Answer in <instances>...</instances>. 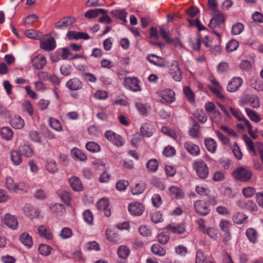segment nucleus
Instances as JSON below:
<instances>
[{"mask_svg":"<svg viewBox=\"0 0 263 263\" xmlns=\"http://www.w3.org/2000/svg\"><path fill=\"white\" fill-rule=\"evenodd\" d=\"M248 239L252 243H255L257 240V234L256 230L253 228L248 229L246 232Z\"/></svg>","mask_w":263,"mask_h":263,"instance_id":"obj_40","label":"nucleus"},{"mask_svg":"<svg viewBox=\"0 0 263 263\" xmlns=\"http://www.w3.org/2000/svg\"><path fill=\"white\" fill-rule=\"evenodd\" d=\"M221 87L220 85H217L215 86H213L211 87L210 89L213 92L216 96L218 97L220 99H223L224 98V96L221 92Z\"/></svg>","mask_w":263,"mask_h":263,"instance_id":"obj_56","label":"nucleus"},{"mask_svg":"<svg viewBox=\"0 0 263 263\" xmlns=\"http://www.w3.org/2000/svg\"><path fill=\"white\" fill-rule=\"evenodd\" d=\"M204 144L208 151L211 153H215L217 149V143L212 138H205L204 140Z\"/></svg>","mask_w":263,"mask_h":263,"instance_id":"obj_33","label":"nucleus"},{"mask_svg":"<svg viewBox=\"0 0 263 263\" xmlns=\"http://www.w3.org/2000/svg\"><path fill=\"white\" fill-rule=\"evenodd\" d=\"M83 219L84 221L89 224L93 222V216L92 212L89 210H85L83 213Z\"/></svg>","mask_w":263,"mask_h":263,"instance_id":"obj_55","label":"nucleus"},{"mask_svg":"<svg viewBox=\"0 0 263 263\" xmlns=\"http://www.w3.org/2000/svg\"><path fill=\"white\" fill-rule=\"evenodd\" d=\"M139 83V80L136 77H127L124 80V86L134 92L141 90Z\"/></svg>","mask_w":263,"mask_h":263,"instance_id":"obj_5","label":"nucleus"},{"mask_svg":"<svg viewBox=\"0 0 263 263\" xmlns=\"http://www.w3.org/2000/svg\"><path fill=\"white\" fill-rule=\"evenodd\" d=\"M243 25L240 23H237L233 25L231 33L233 35H238L243 31Z\"/></svg>","mask_w":263,"mask_h":263,"instance_id":"obj_47","label":"nucleus"},{"mask_svg":"<svg viewBox=\"0 0 263 263\" xmlns=\"http://www.w3.org/2000/svg\"><path fill=\"white\" fill-rule=\"evenodd\" d=\"M154 129L153 125L149 123H144L140 128L141 135L149 137L152 135Z\"/></svg>","mask_w":263,"mask_h":263,"instance_id":"obj_28","label":"nucleus"},{"mask_svg":"<svg viewBox=\"0 0 263 263\" xmlns=\"http://www.w3.org/2000/svg\"><path fill=\"white\" fill-rule=\"evenodd\" d=\"M3 221L8 227L13 230L17 228L18 222L16 218L9 213L5 214Z\"/></svg>","mask_w":263,"mask_h":263,"instance_id":"obj_17","label":"nucleus"},{"mask_svg":"<svg viewBox=\"0 0 263 263\" xmlns=\"http://www.w3.org/2000/svg\"><path fill=\"white\" fill-rule=\"evenodd\" d=\"M37 19L38 17L35 14L29 15L24 19V24L25 25H31L33 22L37 21Z\"/></svg>","mask_w":263,"mask_h":263,"instance_id":"obj_62","label":"nucleus"},{"mask_svg":"<svg viewBox=\"0 0 263 263\" xmlns=\"http://www.w3.org/2000/svg\"><path fill=\"white\" fill-rule=\"evenodd\" d=\"M243 83L242 79L240 77L233 78L228 83L227 90L230 92L237 91Z\"/></svg>","mask_w":263,"mask_h":263,"instance_id":"obj_15","label":"nucleus"},{"mask_svg":"<svg viewBox=\"0 0 263 263\" xmlns=\"http://www.w3.org/2000/svg\"><path fill=\"white\" fill-rule=\"evenodd\" d=\"M87 149L91 152H98L100 150V146L96 142H89L86 145Z\"/></svg>","mask_w":263,"mask_h":263,"instance_id":"obj_54","label":"nucleus"},{"mask_svg":"<svg viewBox=\"0 0 263 263\" xmlns=\"http://www.w3.org/2000/svg\"><path fill=\"white\" fill-rule=\"evenodd\" d=\"M239 46V43L235 40H230L226 45V49L228 52H230L235 51Z\"/></svg>","mask_w":263,"mask_h":263,"instance_id":"obj_49","label":"nucleus"},{"mask_svg":"<svg viewBox=\"0 0 263 263\" xmlns=\"http://www.w3.org/2000/svg\"><path fill=\"white\" fill-rule=\"evenodd\" d=\"M25 35L27 37L37 40H41L43 36V34L41 32H37L33 29H29L25 32Z\"/></svg>","mask_w":263,"mask_h":263,"instance_id":"obj_41","label":"nucleus"},{"mask_svg":"<svg viewBox=\"0 0 263 263\" xmlns=\"http://www.w3.org/2000/svg\"><path fill=\"white\" fill-rule=\"evenodd\" d=\"M37 231L40 236L47 240H51L53 235L48 227L42 225L38 227Z\"/></svg>","mask_w":263,"mask_h":263,"instance_id":"obj_23","label":"nucleus"},{"mask_svg":"<svg viewBox=\"0 0 263 263\" xmlns=\"http://www.w3.org/2000/svg\"><path fill=\"white\" fill-rule=\"evenodd\" d=\"M244 140L248 149L253 153L254 155H255L256 154V151L255 149L254 143L253 142L252 140L250 138L247 136H244Z\"/></svg>","mask_w":263,"mask_h":263,"instance_id":"obj_58","label":"nucleus"},{"mask_svg":"<svg viewBox=\"0 0 263 263\" xmlns=\"http://www.w3.org/2000/svg\"><path fill=\"white\" fill-rule=\"evenodd\" d=\"M98 209L104 212V215L108 217L111 215V211L109 208V201L106 198L100 199L97 203Z\"/></svg>","mask_w":263,"mask_h":263,"instance_id":"obj_18","label":"nucleus"},{"mask_svg":"<svg viewBox=\"0 0 263 263\" xmlns=\"http://www.w3.org/2000/svg\"><path fill=\"white\" fill-rule=\"evenodd\" d=\"M51 249L48 245L41 244L39 247V252L43 256H48L50 254Z\"/></svg>","mask_w":263,"mask_h":263,"instance_id":"obj_52","label":"nucleus"},{"mask_svg":"<svg viewBox=\"0 0 263 263\" xmlns=\"http://www.w3.org/2000/svg\"><path fill=\"white\" fill-rule=\"evenodd\" d=\"M20 240L28 248H30L33 245L32 237L27 233H23L20 235Z\"/></svg>","mask_w":263,"mask_h":263,"instance_id":"obj_31","label":"nucleus"},{"mask_svg":"<svg viewBox=\"0 0 263 263\" xmlns=\"http://www.w3.org/2000/svg\"><path fill=\"white\" fill-rule=\"evenodd\" d=\"M248 219V216L241 212H237L232 217L233 222L237 224L243 223Z\"/></svg>","mask_w":263,"mask_h":263,"instance_id":"obj_38","label":"nucleus"},{"mask_svg":"<svg viewBox=\"0 0 263 263\" xmlns=\"http://www.w3.org/2000/svg\"><path fill=\"white\" fill-rule=\"evenodd\" d=\"M24 211L25 214L30 219L38 217L39 216V211L29 204L24 206Z\"/></svg>","mask_w":263,"mask_h":263,"instance_id":"obj_24","label":"nucleus"},{"mask_svg":"<svg viewBox=\"0 0 263 263\" xmlns=\"http://www.w3.org/2000/svg\"><path fill=\"white\" fill-rule=\"evenodd\" d=\"M242 193L246 197L250 198L255 194V189L250 186L245 187L242 190Z\"/></svg>","mask_w":263,"mask_h":263,"instance_id":"obj_64","label":"nucleus"},{"mask_svg":"<svg viewBox=\"0 0 263 263\" xmlns=\"http://www.w3.org/2000/svg\"><path fill=\"white\" fill-rule=\"evenodd\" d=\"M11 126L16 129H21L24 125L23 119L19 116H14L10 120Z\"/></svg>","mask_w":263,"mask_h":263,"instance_id":"obj_34","label":"nucleus"},{"mask_svg":"<svg viewBox=\"0 0 263 263\" xmlns=\"http://www.w3.org/2000/svg\"><path fill=\"white\" fill-rule=\"evenodd\" d=\"M183 147L185 149L193 156H198L200 153L199 146L191 141H185L183 144Z\"/></svg>","mask_w":263,"mask_h":263,"instance_id":"obj_11","label":"nucleus"},{"mask_svg":"<svg viewBox=\"0 0 263 263\" xmlns=\"http://www.w3.org/2000/svg\"><path fill=\"white\" fill-rule=\"evenodd\" d=\"M213 17L211 19L209 24V27L213 29V32L220 39L221 33L217 31L214 29L217 27L224 23L225 21V16L224 14L218 10L213 11Z\"/></svg>","mask_w":263,"mask_h":263,"instance_id":"obj_1","label":"nucleus"},{"mask_svg":"<svg viewBox=\"0 0 263 263\" xmlns=\"http://www.w3.org/2000/svg\"><path fill=\"white\" fill-rule=\"evenodd\" d=\"M193 167L199 177L201 179H205L208 177L209 170L203 160H198L195 161L193 164Z\"/></svg>","mask_w":263,"mask_h":263,"instance_id":"obj_2","label":"nucleus"},{"mask_svg":"<svg viewBox=\"0 0 263 263\" xmlns=\"http://www.w3.org/2000/svg\"><path fill=\"white\" fill-rule=\"evenodd\" d=\"M106 236L110 241L113 242H117L120 239L117 234L112 233L110 230H109L108 229L106 230Z\"/></svg>","mask_w":263,"mask_h":263,"instance_id":"obj_57","label":"nucleus"},{"mask_svg":"<svg viewBox=\"0 0 263 263\" xmlns=\"http://www.w3.org/2000/svg\"><path fill=\"white\" fill-rule=\"evenodd\" d=\"M76 21L73 17L67 16L62 18L55 24L54 27L57 29L64 30L71 26Z\"/></svg>","mask_w":263,"mask_h":263,"instance_id":"obj_10","label":"nucleus"},{"mask_svg":"<svg viewBox=\"0 0 263 263\" xmlns=\"http://www.w3.org/2000/svg\"><path fill=\"white\" fill-rule=\"evenodd\" d=\"M130 253L129 249L125 246L119 247L118 250V254L120 258L125 259L126 258Z\"/></svg>","mask_w":263,"mask_h":263,"instance_id":"obj_45","label":"nucleus"},{"mask_svg":"<svg viewBox=\"0 0 263 263\" xmlns=\"http://www.w3.org/2000/svg\"><path fill=\"white\" fill-rule=\"evenodd\" d=\"M31 62L34 68L41 69L46 64V59L43 54L33 55L31 58Z\"/></svg>","mask_w":263,"mask_h":263,"instance_id":"obj_7","label":"nucleus"},{"mask_svg":"<svg viewBox=\"0 0 263 263\" xmlns=\"http://www.w3.org/2000/svg\"><path fill=\"white\" fill-rule=\"evenodd\" d=\"M232 175L236 180L246 182L251 178L252 173L250 170L243 167H239L233 172Z\"/></svg>","mask_w":263,"mask_h":263,"instance_id":"obj_3","label":"nucleus"},{"mask_svg":"<svg viewBox=\"0 0 263 263\" xmlns=\"http://www.w3.org/2000/svg\"><path fill=\"white\" fill-rule=\"evenodd\" d=\"M0 135L3 139L9 140L11 139L13 133L11 128L9 127H3L1 129Z\"/></svg>","mask_w":263,"mask_h":263,"instance_id":"obj_37","label":"nucleus"},{"mask_svg":"<svg viewBox=\"0 0 263 263\" xmlns=\"http://www.w3.org/2000/svg\"><path fill=\"white\" fill-rule=\"evenodd\" d=\"M128 211L134 216H140L142 214L144 206L143 204L138 202H133L129 204Z\"/></svg>","mask_w":263,"mask_h":263,"instance_id":"obj_12","label":"nucleus"},{"mask_svg":"<svg viewBox=\"0 0 263 263\" xmlns=\"http://www.w3.org/2000/svg\"><path fill=\"white\" fill-rule=\"evenodd\" d=\"M146 59L152 64L160 67H163L165 64L162 62L163 59L154 54H149L146 56Z\"/></svg>","mask_w":263,"mask_h":263,"instance_id":"obj_22","label":"nucleus"},{"mask_svg":"<svg viewBox=\"0 0 263 263\" xmlns=\"http://www.w3.org/2000/svg\"><path fill=\"white\" fill-rule=\"evenodd\" d=\"M49 124L50 127L56 131L61 132L62 130V127L61 123L57 119L53 118L50 119Z\"/></svg>","mask_w":263,"mask_h":263,"instance_id":"obj_53","label":"nucleus"},{"mask_svg":"<svg viewBox=\"0 0 263 263\" xmlns=\"http://www.w3.org/2000/svg\"><path fill=\"white\" fill-rule=\"evenodd\" d=\"M146 186L144 183H137L133 187L131 192L133 195H138L141 194L145 189Z\"/></svg>","mask_w":263,"mask_h":263,"instance_id":"obj_50","label":"nucleus"},{"mask_svg":"<svg viewBox=\"0 0 263 263\" xmlns=\"http://www.w3.org/2000/svg\"><path fill=\"white\" fill-rule=\"evenodd\" d=\"M71 156L75 160L80 161H85L87 160V157L85 154L78 148H73L71 151Z\"/></svg>","mask_w":263,"mask_h":263,"instance_id":"obj_30","label":"nucleus"},{"mask_svg":"<svg viewBox=\"0 0 263 263\" xmlns=\"http://www.w3.org/2000/svg\"><path fill=\"white\" fill-rule=\"evenodd\" d=\"M56 47L55 41L52 37H50L46 40H42L40 42L41 49L46 51H51Z\"/></svg>","mask_w":263,"mask_h":263,"instance_id":"obj_16","label":"nucleus"},{"mask_svg":"<svg viewBox=\"0 0 263 263\" xmlns=\"http://www.w3.org/2000/svg\"><path fill=\"white\" fill-rule=\"evenodd\" d=\"M159 162L156 159H151L146 164L147 171L149 173H155L158 168Z\"/></svg>","mask_w":263,"mask_h":263,"instance_id":"obj_35","label":"nucleus"},{"mask_svg":"<svg viewBox=\"0 0 263 263\" xmlns=\"http://www.w3.org/2000/svg\"><path fill=\"white\" fill-rule=\"evenodd\" d=\"M72 234V230L70 228L66 227L61 230L60 235L62 239H65L70 238Z\"/></svg>","mask_w":263,"mask_h":263,"instance_id":"obj_59","label":"nucleus"},{"mask_svg":"<svg viewBox=\"0 0 263 263\" xmlns=\"http://www.w3.org/2000/svg\"><path fill=\"white\" fill-rule=\"evenodd\" d=\"M47 171L51 174H54L59 170L57 163L54 160L48 161L46 165Z\"/></svg>","mask_w":263,"mask_h":263,"instance_id":"obj_44","label":"nucleus"},{"mask_svg":"<svg viewBox=\"0 0 263 263\" xmlns=\"http://www.w3.org/2000/svg\"><path fill=\"white\" fill-rule=\"evenodd\" d=\"M246 112L250 119L255 123H258L261 120V118L258 115L256 112L249 108H245Z\"/></svg>","mask_w":263,"mask_h":263,"instance_id":"obj_43","label":"nucleus"},{"mask_svg":"<svg viewBox=\"0 0 263 263\" xmlns=\"http://www.w3.org/2000/svg\"><path fill=\"white\" fill-rule=\"evenodd\" d=\"M208 261L206 257L203 253L198 250L196 253V263H208Z\"/></svg>","mask_w":263,"mask_h":263,"instance_id":"obj_63","label":"nucleus"},{"mask_svg":"<svg viewBox=\"0 0 263 263\" xmlns=\"http://www.w3.org/2000/svg\"><path fill=\"white\" fill-rule=\"evenodd\" d=\"M169 191L171 196L177 199H182L184 197V193L177 186H171L169 188Z\"/></svg>","mask_w":263,"mask_h":263,"instance_id":"obj_25","label":"nucleus"},{"mask_svg":"<svg viewBox=\"0 0 263 263\" xmlns=\"http://www.w3.org/2000/svg\"><path fill=\"white\" fill-rule=\"evenodd\" d=\"M51 211L57 214H62L65 212L64 206L61 203H54L50 206Z\"/></svg>","mask_w":263,"mask_h":263,"instance_id":"obj_51","label":"nucleus"},{"mask_svg":"<svg viewBox=\"0 0 263 263\" xmlns=\"http://www.w3.org/2000/svg\"><path fill=\"white\" fill-rule=\"evenodd\" d=\"M231 223L227 220H222L219 223V227L222 231L225 233V237L223 238L224 241L230 239V229Z\"/></svg>","mask_w":263,"mask_h":263,"instance_id":"obj_20","label":"nucleus"},{"mask_svg":"<svg viewBox=\"0 0 263 263\" xmlns=\"http://www.w3.org/2000/svg\"><path fill=\"white\" fill-rule=\"evenodd\" d=\"M183 92L188 101L191 103L195 102V95L191 88L186 86L183 89Z\"/></svg>","mask_w":263,"mask_h":263,"instance_id":"obj_48","label":"nucleus"},{"mask_svg":"<svg viewBox=\"0 0 263 263\" xmlns=\"http://www.w3.org/2000/svg\"><path fill=\"white\" fill-rule=\"evenodd\" d=\"M187 21L190 25L196 27L200 31L205 29V27L201 24L198 18H196V20L188 19Z\"/></svg>","mask_w":263,"mask_h":263,"instance_id":"obj_61","label":"nucleus"},{"mask_svg":"<svg viewBox=\"0 0 263 263\" xmlns=\"http://www.w3.org/2000/svg\"><path fill=\"white\" fill-rule=\"evenodd\" d=\"M170 74L173 79L176 81L179 82L182 79V72L180 68L179 63L176 61H174L170 68Z\"/></svg>","mask_w":263,"mask_h":263,"instance_id":"obj_8","label":"nucleus"},{"mask_svg":"<svg viewBox=\"0 0 263 263\" xmlns=\"http://www.w3.org/2000/svg\"><path fill=\"white\" fill-rule=\"evenodd\" d=\"M151 250L154 254L160 256H164L166 254L165 249L161 247L159 244L153 245L151 248Z\"/></svg>","mask_w":263,"mask_h":263,"instance_id":"obj_42","label":"nucleus"},{"mask_svg":"<svg viewBox=\"0 0 263 263\" xmlns=\"http://www.w3.org/2000/svg\"><path fill=\"white\" fill-rule=\"evenodd\" d=\"M66 87L70 90L76 91L82 88L83 83L78 78H73L66 82Z\"/></svg>","mask_w":263,"mask_h":263,"instance_id":"obj_14","label":"nucleus"},{"mask_svg":"<svg viewBox=\"0 0 263 263\" xmlns=\"http://www.w3.org/2000/svg\"><path fill=\"white\" fill-rule=\"evenodd\" d=\"M152 202L154 206L158 208L162 203V199L159 194H155L152 197Z\"/></svg>","mask_w":263,"mask_h":263,"instance_id":"obj_60","label":"nucleus"},{"mask_svg":"<svg viewBox=\"0 0 263 263\" xmlns=\"http://www.w3.org/2000/svg\"><path fill=\"white\" fill-rule=\"evenodd\" d=\"M194 206L196 212L200 216H205L210 213V209L203 200L196 201L194 202Z\"/></svg>","mask_w":263,"mask_h":263,"instance_id":"obj_6","label":"nucleus"},{"mask_svg":"<svg viewBox=\"0 0 263 263\" xmlns=\"http://www.w3.org/2000/svg\"><path fill=\"white\" fill-rule=\"evenodd\" d=\"M71 187L75 191H80L82 190L83 186L81 180L76 176L71 177L69 179Z\"/></svg>","mask_w":263,"mask_h":263,"instance_id":"obj_27","label":"nucleus"},{"mask_svg":"<svg viewBox=\"0 0 263 263\" xmlns=\"http://www.w3.org/2000/svg\"><path fill=\"white\" fill-rule=\"evenodd\" d=\"M21 155L19 151L13 150L11 151V160L14 165H18L21 163L22 161Z\"/></svg>","mask_w":263,"mask_h":263,"instance_id":"obj_36","label":"nucleus"},{"mask_svg":"<svg viewBox=\"0 0 263 263\" xmlns=\"http://www.w3.org/2000/svg\"><path fill=\"white\" fill-rule=\"evenodd\" d=\"M22 183L15 182L12 178L8 177L6 179L5 186L10 191L16 192L21 189Z\"/></svg>","mask_w":263,"mask_h":263,"instance_id":"obj_21","label":"nucleus"},{"mask_svg":"<svg viewBox=\"0 0 263 263\" xmlns=\"http://www.w3.org/2000/svg\"><path fill=\"white\" fill-rule=\"evenodd\" d=\"M168 31H167L164 28L161 27L159 29V33L162 37L167 43L171 44L175 41L174 39L171 38L168 35Z\"/></svg>","mask_w":263,"mask_h":263,"instance_id":"obj_46","label":"nucleus"},{"mask_svg":"<svg viewBox=\"0 0 263 263\" xmlns=\"http://www.w3.org/2000/svg\"><path fill=\"white\" fill-rule=\"evenodd\" d=\"M159 96L162 103H172L175 100V92L171 89H166L160 91Z\"/></svg>","mask_w":263,"mask_h":263,"instance_id":"obj_9","label":"nucleus"},{"mask_svg":"<svg viewBox=\"0 0 263 263\" xmlns=\"http://www.w3.org/2000/svg\"><path fill=\"white\" fill-rule=\"evenodd\" d=\"M110 14L113 17L122 21L124 23H127V12L124 10H114L110 12Z\"/></svg>","mask_w":263,"mask_h":263,"instance_id":"obj_32","label":"nucleus"},{"mask_svg":"<svg viewBox=\"0 0 263 263\" xmlns=\"http://www.w3.org/2000/svg\"><path fill=\"white\" fill-rule=\"evenodd\" d=\"M69 40H88L90 39L89 35L85 32H76L74 31H69L66 34Z\"/></svg>","mask_w":263,"mask_h":263,"instance_id":"obj_19","label":"nucleus"},{"mask_svg":"<svg viewBox=\"0 0 263 263\" xmlns=\"http://www.w3.org/2000/svg\"><path fill=\"white\" fill-rule=\"evenodd\" d=\"M189 134L193 138L197 139L199 138L200 134V126L197 122H194L193 127L189 130Z\"/></svg>","mask_w":263,"mask_h":263,"instance_id":"obj_39","label":"nucleus"},{"mask_svg":"<svg viewBox=\"0 0 263 263\" xmlns=\"http://www.w3.org/2000/svg\"><path fill=\"white\" fill-rule=\"evenodd\" d=\"M249 104L253 108L260 106V100L258 96L253 95H245L240 100V104L245 105Z\"/></svg>","mask_w":263,"mask_h":263,"instance_id":"obj_4","label":"nucleus"},{"mask_svg":"<svg viewBox=\"0 0 263 263\" xmlns=\"http://www.w3.org/2000/svg\"><path fill=\"white\" fill-rule=\"evenodd\" d=\"M107 11L101 8L91 9L86 11L84 16L88 18L96 17L99 14H106Z\"/></svg>","mask_w":263,"mask_h":263,"instance_id":"obj_29","label":"nucleus"},{"mask_svg":"<svg viewBox=\"0 0 263 263\" xmlns=\"http://www.w3.org/2000/svg\"><path fill=\"white\" fill-rule=\"evenodd\" d=\"M166 229L170 232L181 234L185 231V226L183 222L171 223L166 227Z\"/></svg>","mask_w":263,"mask_h":263,"instance_id":"obj_13","label":"nucleus"},{"mask_svg":"<svg viewBox=\"0 0 263 263\" xmlns=\"http://www.w3.org/2000/svg\"><path fill=\"white\" fill-rule=\"evenodd\" d=\"M18 151L22 155H24L26 157H30L34 154L33 151L30 146L25 143L20 145Z\"/></svg>","mask_w":263,"mask_h":263,"instance_id":"obj_26","label":"nucleus"}]
</instances>
